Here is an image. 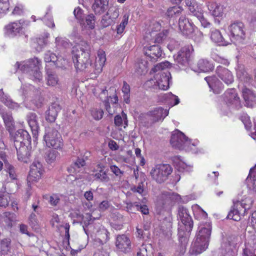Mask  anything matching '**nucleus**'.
<instances>
[{"mask_svg":"<svg viewBox=\"0 0 256 256\" xmlns=\"http://www.w3.org/2000/svg\"><path fill=\"white\" fill-rule=\"evenodd\" d=\"M90 46L85 41H82L72 48V59L77 70L83 71L92 66L90 60Z\"/></svg>","mask_w":256,"mask_h":256,"instance_id":"f257e3e1","label":"nucleus"},{"mask_svg":"<svg viewBox=\"0 0 256 256\" xmlns=\"http://www.w3.org/2000/svg\"><path fill=\"white\" fill-rule=\"evenodd\" d=\"M211 231L212 226L209 222L199 226L198 232L191 246L190 252L192 254H200L208 248Z\"/></svg>","mask_w":256,"mask_h":256,"instance_id":"f03ea898","label":"nucleus"},{"mask_svg":"<svg viewBox=\"0 0 256 256\" xmlns=\"http://www.w3.org/2000/svg\"><path fill=\"white\" fill-rule=\"evenodd\" d=\"M178 216L181 224L178 229L179 241L185 248L188 242V236L192 230L193 228V221L190 216L188 210L183 206H180L178 208Z\"/></svg>","mask_w":256,"mask_h":256,"instance_id":"7ed1b4c3","label":"nucleus"},{"mask_svg":"<svg viewBox=\"0 0 256 256\" xmlns=\"http://www.w3.org/2000/svg\"><path fill=\"white\" fill-rule=\"evenodd\" d=\"M16 66L33 80L40 82L42 80V74L40 70L41 60L38 58H30L22 64L17 62Z\"/></svg>","mask_w":256,"mask_h":256,"instance_id":"20e7f679","label":"nucleus"},{"mask_svg":"<svg viewBox=\"0 0 256 256\" xmlns=\"http://www.w3.org/2000/svg\"><path fill=\"white\" fill-rule=\"evenodd\" d=\"M172 169L168 164H156L150 172L152 180L158 184L164 182L172 174Z\"/></svg>","mask_w":256,"mask_h":256,"instance_id":"39448f33","label":"nucleus"},{"mask_svg":"<svg viewBox=\"0 0 256 256\" xmlns=\"http://www.w3.org/2000/svg\"><path fill=\"white\" fill-rule=\"evenodd\" d=\"M46 146L54 149L60 148L63 144L62 140L58 131L52 127H48L44 136Z\"/></svg>","mask_w":256,"mask_h":256,"instance_id":"423d86ee","label":"nucleus"},{"mask_svg":"<svg viewBox=\"0 0 256 256\" xmlns=\"http://www.w3.org/2000/svg\"><path fill=\"white\" fill-rule=\"evenodd\" d=\"M170 142L173 147L179 150H190L191 146H194L182 132L178 130L172 134Z\"/></svg>","mask_w":256,"mask_h":256,"instance_id":"0eeeda50","label":"nucleus"},{"mask_svg":"<svg viewBox=\"0 0 256 256\" xmlns=\"http://www.w3.org/2000/svg\"><path fill=\"white\" fill-rule=\"evenodd\" d=\"M231 41L236 43L242 42L245 38V28L243 23L236 22L228 26Z\"/></svg>","mask_w":256,"mask_h":256,"instance_id":"6e6552de","label":"nucleus"},{"mask_svg":"<svg viewBox=\"0 0 256 256\" xmlns=\"http://www.w3.org/2000/svg\"><path fill=\"white\" fill-rule=\"evenodd\" d=\"M192 50L191 46H185L174 56V62L180 68L186 67L188 65Z\"/></svg>","mask_w":256,"mask_h":256,"instance_id":"1a4fd4ad","label":"nucleus"},{"mask_svg":"<svg viewBox=\"0 0 256 256\" xmlns=\"http://www.w3.org/2000/svg\"><path fill=\"white\" fill-rule=\"evenodd\" d=\"M30 21L23 20L10 23L4 28L6 32L10 36H14L18 34H22L24 32V28L30 26Z\"/></svg>","mask_w":256,"mask_h":256,"instance_id":"9d476101","label":"nucleus"},{"mask_svg":"<svg viewBox=\"0 0 256 256\" xmlns=\"http://www.w3.org/2000/svg\"><path fill=\"white\" fill-rule=\"evenodd\" d=\"M10 136L14 140L16 148L22 145L30 144L31 142L30 135L27 131L24 130H18L15 132H13Z\"/></svg>","mask_w":256,"mask_h":256,"instance_id":"9b49d317","label":"nucleus"},{"mask_svg":"<svg viewBox=\"0 0 256 256\" xmlns=\"http://www.w3.org/2000/svg\"><path fill=\"white\" fill-rule=\"evenodd\" d=\"M42 164L39 161H34L30 166L29 175L28 177V182H38L42 177L44 172Z\"/></svg>","mask_w":256,"mask_h":256,"instance_id":"f8f14e48","label":"nucleus"},{"mask_svg":"<svg viewBox=\"0 0 256 256\" xmlns=\"http://www.w3.org/2000/svg\"><path fill=\"white\" fill-rule=\"evenodd\" d=\"M194 25L185 15H182L178 20V29L181 33L189 36L194 32Z\"/></svg>","mask_w":256,"mask_h":256,"instance_id":"ddd939ff","label":"nucleus"},{"mask_svg":"<svg viewBox=\"0 0 256 256\" xmlns=\"http://www.w3.org/2000/svg\"><path fill=\"white\" fill-rule=\"evenodd\" d=\"M0 115L2 118L5 127L10 134L14 132L16 129V122L12 116V113L4 110L0 111Z\"/></svg>","mask_w":256,"mask_h":256,"instance_id":"4468645a","label":"nucleus"},{"mask_svg":"<svg viewBox=\"0 0 256 256\" xmlns=\"http://www.w3.org/2000/svg\"><path fill=\"white\" fill-rule=\"evenodd\" d=\"M116 246L120 251L126 253L131 250V242L130 238L125 234L116 236Z\"/></svg>","mask_w":256,"mask_h":256,"instance_id":"2eb2a0df","label":"nucleus"},{"mask_svg":"<svg viewBox=\"0 0 256 256\" xmlns=\"http://www.w3.org/2000/svg\"><path fill=\"white\" fill-rule=\"evenodd\" d=\"M144 50L145 55L152 62H155L162 56V50L158 44L144 47Z\"/></svg>","mask_w":256,"mask_h":256,"instance_id":"dca6fc26","label":"nucleus"},{"mask_svg":"<svg viewBox=\"0 0 256 256\" xmlns=\"http://www.w3.org/2000/svg\"><path fill=\"white\" fill-rule=\"evenodd\" d=\"M216 73L226 84H229L233 82L234 76L232 72L227 68L219 66L216 68Z\"/></svg>","mask_w":256,"mask_h":256,"instance_id":"f3484780","label":"nucleus"},{"mask_svg":"<svg viewBox=\"0 0 256 256\" xmlns=\"http://www.w3.org/2000/svg\"><path fill=\"white\" fill-rule=\"evenodd\" d=\"M26 120L32 134L35 136H36L40 130L38 116L34 112H30L26 115Z\"/></svg>","mask_w":256,"mask_h":256,"instance_id":"a211bd4d","label":"nucleus"},{"mask_svg":"<svg viewBox=\"0 0 256 256\" xmlns=\"http://www.w3.org/2000/svg\"><path fill=\"white\" fill-rule=\"evenodd\" d=\"M170 72L158 73L156 78L157 86L160 89L166 90L169 88L170 84Z\"/></svg>","mask_w":256,"mask_h":256,"instance_id":"6ab92c4d","label":"nucleus"},{"mask_svg":"<svg viewBox=\"0 0 256 256\" xmlns=\"http://www.w3.org/2000/svg\"><path fill=\"white\" fill-rule=\"evenodd\" d=\"M204 79L214 92L218 94L223 90L222 84L216 76H207Z\"/></svg>","mask_w":256,"mask_h":256,"instance_id":"aec40b11","label":"nucleus"},{"mask_svg":"<svg viewBox=\"0 0 256 256\" xmlns=\"http://www.w3.org/2000/svg\"><path fill=\"white\" fill-rule=\"evenodd\" d=\"M106 61L105 52L102 50H99L98 52V56L96 58L95 64L94 66V72L96 74L101 72L102 68Z\"/></svg>","mask_w":256,"mask_h":256,"instance_id":"412c9836","label":"nucleus"},{"mask_svg":"<svg viewBox=\"0 0 256 256\" xmlns=\"http://www.w3.org/2000/svg\"><path fill=\"white\" fill-rule=\"evenodd\" d=\"M246 246V248L244 249L242 256H256L254 252L250 249L252 248V249L256 250V230L250 236V238Z\"/></svg>","mask_w":256,"mask_h":256,"instance_id":"4be33fe9","label":"nucleus"},{"mask_svg":"<svg viewBox=\"0 0 256 256\" xmlns=\"http://www.w3.org/2000/svg\"><path fill=\"white\" fill-rule=\"evenodd\" d=\"M60 110L61 107L56 102L52 104L46 112V120L50 122H54Z\"/></svg>","mask_w":256,"mask_h":256,"instance_id":"5701e85b","label":"nucleus"},{"mask_svg":"<svg viewBox=\"0 0 256 256\" xmlns=\"http://www.w3.org/2000/svg\"><path fill=\"white\" fill-rule=\"evenodd\" d=\"M168 114V111L161 107L158 108L150 112V114L152 117V120L153 122H156L158 120H164Z\"/></svg>","mask_w":256,"mask_h":256,"instance_id":"b1692460","label":"nucleus"},{"mask_svg":"<svg viewBox=\"0 0 256 256\" xmlns=\"http://www.w3.org/2000/svg\"><path fill=\"white\" fill-rule=\"evenodd\" d=\"M108 4V0H94L92 10L96 14H101L106 10Z\"/></svg>","mask_w":256,"mask_h":256,"instance_id":"393cba45","label":"nucleus"},{"mask_svg":"<svg viewBox=\"0 0 256 256\" xmlns=\"http://www.w3.org/2000/svg\"><path fill=\"white\" fill-rule=\"evenodd\" d=\"M17 151L18 158L19 160L27 163L29 162L30 153L28 148L24 145L16 148Z\"/></svg>","mask_w":256,"mask_h":256,"instance_id":"a878e982","label":"nucleus"},{"mask_svg":"<svg viewBox=\"0 0 256 256\" xmlns=\"http://www.w3.org/2000/svg\"><path fill=\"white\" fill-rule=\"evenodd\" d=\"M235 200H233V206L230 210L228 212L227 218H228L233 220L235 221H238L240 220L241 216H244L246 212H244L241 208L235 207Z\"/></svg>","mask_w":256,"mask_h":256,"instance_id":"bb28decb","label":"nucleus"},{"mask_svg":"<svg viewBox=\"0 0 256 256\" xmlns=\"http://www.w3.org/2000/svg\"><path fill=\"white\" fill-rule=\"evenodd\" d=\"M208 8L214 16L220 17L223 15L224 7L220 4L214 2H208Z\"/></svg>","mask_w":256,"mask_h":256,"instance_id":"cd10ccee","label":"nucleus"},{"mask_svg":"<svg viewBox=\"0 0 256 256\" xmlns=\"http://www.w3.org/2000/svg\"><path fill=\"white\" fill-rule=\"evenodd\" d=\"M226 100L236 107L240 106V98L238 96L234 88L228 90L224 94Z\"/></svg>","mask_w":256,"mask_h":256,"instance_id":"c85d7f7f","label":"nucleus"},{"mask_svg":"<svg viewBox=\"0 0 256 256\" xmlns=\"http://www.w3.org/2000/svg\"><path fill=\"white\" fill-rule=\"evenodd\" d=\"M0 100L8 107L11 109H18L20 105L14 102L9 96L6 94L2 89L0 90Z\"/></svg>","mask_w":256,"mask_h":256,"instance_id":"c756f323","label":"nucleus"},{"mask_svg":"<svg viewBox=\"0 0 256 256\" xmlns=\"http://www.w3.org/2000/svg\"><path fill=\"white\" fill-rule=\"evenodd\" d=\"M0 100L8 107L11 109H18L20 105L14 102L9 96L6 94L2 89L0 90Z\"/></svg>","mask_w":256,"mask_h":256,"instance_id":"7c9ffc66","label":"nucleus"},{"mask_svg":"<svg viewBox=\"0 0 256 256\" xmlns=\"http://www.w3.org/2000/svg\"><path fill=\"white\" fill-rule=\"evenodd\" d=\"M0 158L4 162V170L8 174L10 180H16V174L14 166L8 162L5 155L2 154H0Z\"/></svg>","mask_w":256,"mask_h":256,"instance_id":"2f4dec72","label":"nucleus"},{"mask_svg":"<svg viewBox=\"0 0 256 256\" xmlns=\"http://www.w3.org/2000/svg\"><path fill=\"white\" fill-rule=\"evenodd\" d=\"M210 38L214 42L218 43L220 45L226 46L228 44V42L225 40L221 32L218 30H211Z\"/></svg>","mask_w":256,"mask_h":256,"instance_id":"473e14b6","label":"nucleus"},{"mask_svg":"<svg viewBox=\"0 0 256 256\" xmlns=\"http://www.w3.org/2000/svg\"><path fill=\"white\" fill-rule=\"evenodd\" d=\"M235 202V207L241 208L244 212H246V210L250 208L253 203L252 200L250 197L245 198L240 201L236 200Z\"/></svg>","mask_w":256,"mask_h":256,"instance_id":"72a5a7b5","label":"nucleus"},{"mask_svg":"<svg viewBox=\"0 0 256 256\" xmlns=\"http://www.w3.org/2000/svg\"><path fill=\"white\" fill-rule=\"evenodd\" d=\"M242 96L248 106H252V102L256 100V96L250 89L244 88L242 90Z\"/></svg>","mask_w":256,"mask_h":256,"instance_id":"f704fd0d","label":"nucleus"},{"mask_svg":"<svg viewBox=\"0 0 256 256\" xmlns=\"http://www.w3.org/2000/svg\"><path fill=\"white\" fill-rule=\"evenodd\" d=\"M106 96V100L108 101V99H111L112 102L116 104L118 102V97L116 94V89L114 87H110L108 90H102L101 94Z\"/></svg>","mask_w":256,"mask_h":256,"instance_id":"c9c22d12","label":"nucleus"},{"mask_svg":"<svg viewBox=\"0 0 256 256\" xmlns=\"http://www.w3.org/2000/svg\"><path fill=\"white\" fill-rule=\"evenodd\" d=\"M47 84L50 86H55L58 84V78L56 72L54 71L46 69Z\"/></svg>","mask_w":256,"mask_h":256,"instance_id":"e433bc0d","label":"nucleus"},{"mask_svg":"<svg viewBox=\"0 0 256 256\" xmlns=\"http://www.w3.org/2000/svg\"><path fill=\"white\" fill-rule=\"evenodd\" d=\"M198 70L203 72H208L214 69V66L208 60L201 59L198 60L197 64Z\"/></svg>","mask_w":256,"mask_h":256,"instance_id":"4c0bfd02","label":"nucleus"},{"mask_svg":"<svg viewBox=\"0 0 256 256\" xmlns=\"http://www.w3.org/2000/svg\"><path fill=\"white\" fill-rule=\"evenodd\" d=\"M254 168L255 166L250 168L249 174L246 179V182L249 189L254 190L256 192V178H254L256 174H253Z\"/></svg>","mask_w":256,"mask_h":256,"instance_id":"58836bf2","label":"nucleus"},{"mask_svg":"<svg viewBox=\"0 0 256 256\" xmlns=\"http://www.w3.org/2000/svg\"><path fill=\"white\" fill-rule=\"evenodd\" d=\"M135 68L138 74H144L148 71V61L146 60L141 59L136 64Z\"/></svg>","mask_w":256,"mask_h":256,"instance_id":"ea45409f","label":"nucleus"},{"mask_svg":"<svg viewBox=\"0 0 256 256\" xmlns=\"http://www.w3.org/2000/svg\"><path fill=\"white\" fill-rule=\"evenodd\" d=\"M108 232L104 228H102L98 231L96 234V241L100 244H105L108 240Z\"/></svg>","mask_w":256,"mask_h":256,"instance_id":"a19ab883","label":"nucleus"},{"mask_svg":"<svg viewBox=\"0 0 256 256\" xmlns=\"http://www.w3.org/2000/svg\"><path fill=\"white\" fill-rule=\"evenodd\" d=\"M194 214L196 218L198 220L206 219L207 214L199 206L196 204L192 207Z\"/></svg>","mask_w":256,"mask_h":256,"instance_id":"79ce46f5","label":"nucleus"},{"mask_svg":"<svg viewBox=\"0 0 256 256\" xmlns=\"http://www.w3.org/2000/svg\"><path fill=\"white\" fill-rule=\"evenodd\" d=\"M183 8L180 6H174L168 8L166 12V15L169 18H176L180 15Z\"/></svg>","mask_w":256,"mask_h":256,"instance_id":"37998d69","label":"nucleus"},{"mask_svg":"<svg viewBox=\"0 0 256 256\" xmlns=\"http://www.w3.org/2000/svg\"><path fill=\"white\" fill-rule=\"evenodd\" d=\"M59 157V154L58 151L54 150H50L46 154V162L50 164L54 163Z\"/></svg>","mask_w":256,"mask_h":256,"instance_id":"c03bdc74","label":"nucleus"},{"mask_svg":"<svg viewBox=\"0 0 256 256\" xmlns=\"http://www.w3.org/2000/svg\"><path fill=\"white\" fill-rule=\"evenodd\" d=\"M92 176L96 180L102 182H107L110 180V178L106 172L102 169L98 172L94 174Z\"/></svg>","mask_w":256,"mask_h":256,"instance_id":"a18cd8bd","label":"nucleus"},{"mask_svg":"<svg viewBox=\"0 0 256 256\" xmlns=\"http://www.w3.org/2000/svg\"><path fill=\"white\" fill-rule=\"evenodd\" d=\"M237 76L240 80L244 82H250L252 80V76L244 69L238 70L237 72Z\"/></svg>","mask_w":256,"mask_h":256,"instance_id":"49530a36","label":"nucleus"},{"mask_svg":"<svg viewBox=\"0 0 256 256\" xmlns=\"http://www.w3.org/2000/svg\"><path fill=\"white\" fill-rule=\"evenodd\" d=\"M10 200V195L6 192H0V206L6 208Z\"/></svg>","mask_w":256,"mask_h":256,"instance_id":"de8ad7c7","label":"nucleus"},{"mask_svg":"<svg viewBox=\"0 0 256 256\" xmlns=\"http://www.w3.org/2000/svg\"><path fill=\"white\" fill-rule=\"evenodd\" d=\"M129 16L128 14H126L122 17V22L116 28V32L118 34H122L128 24Z\"/></svg>","mask_w":256,"mask_h":256,"instance_id":"09e8293b","label":"nucleus"},{"mask_svg":"<svg viewBox=\"0 0 256 256\" xmlns=\"http://www.w3.org/2000/svg\"><path fill=\"white\" fill-rule=\"evenodd\" d=\"M4 222L8 224L9 226H12V222L15 220L16 215L14 213L9 212H5L3 214Z\"/></svg>","mask_w":256,"mask_h":256,"instance_id":"8fccbe9b","label":"nucleus"},{"mask_svg":"<svg viewBox=\"0 0 256 256\" xmlns=\"http://www.w3.org/2000/svg\"><path fill=\"white\" fill-rule=\"evenodd\" d=\"M54 64L57 68H66L68 65V62L66 59L60 56H57V60H56V62H54Z\"/></svg>","mask_w":256,"mask_h":256,"instance_id":"3c124183","label":"nucleus"},{"mask_svg":"<svg viewBox=\"0 0 256 256\" xmlns=\"http://www.w3.org/2000/svg\"><path fill=\"white\" fill-rule=\"evenodd\" d=\"M85 160L83 158H78L76 161L71 166L70 168L74 169V172H79L78 168L85 166Z\"/></svg>","mask_w":256,"mask_h":256,"instance_id":"603ef678","label":"nucleus"},{"mask_svg":"<svg viewBox=\"0 0 256 256\" xmlns=\"http://www.w3.org/2000/svg\"><path fill=\"white\" fill-rule=\"evenodd\" d=\"M90 112L92 116L96 120H100L103 116L104 111L101 108H93Z\"/></svg>","mask_w":256,"mask_h":256,"instance_id":"864d4df0","label":"nucleus"},{"mask_svg":"<svg viewBox=\"0 0 256 256\" xmlns=\"http://www.w3.org/2000/svg\"><path fill=\"white\" fill-rule=\"evenodd\" d=\"M9 0H0V14H6L9 10Z\"/></svg>","mask_w":256,"mask_h":256,"instance_id":"5fc2aeb1","label":"nucleus"},{"mask_svg":"<svg viewBox=\"0 0 256 256\" xmlns=\"http://www.w3.org/2000/svg\"><path fill=\"white\" fill-rule=\"evenodd\" d=\"M44 60L46 62H52L54 63L57 60V56L55 54L48 50L44 54Z\"/></svg>","mask_w":256,"mask_h":256,"instance_id":"6e6d98bb","label":"nucleus"},{"mask_svg":"<svg viewBox=\"0 0 256 256\" xmlns=\"http://www.w3.org/2000/svg\"><path fill=\"white\" fill-rule=\"evenodd\" d=\"M164 194L174 202H179L181 200L180 196L178 194L172 192H166Z\"/></svg>","mask_w":256,"mask_h":256,"instance_id":"4d7b16f0","label":"nucleus"},{"mask_svg":"<svg viewBox=\"0 0 256 256\" xmlns=\"http://www.w3.org/2000/svg\"><path fill=\"white\" fill-rule=\"evenodd\" d=\"M56 43L58 46H62L66 48L70 46L68 39L61 37H58L56 38Z\"/></svg>","mask_w":256,"mask_h":256,"instance_id":"13d9d810","label":"nucleus"},{"mask_svg":"<svg viewBox=\"0 0 256 256\" xmlns=\"http://www.w3.org/2000/svg\"><path fill=\"white\" fill-rule=\"evenodd\" d=\"M45 24L49 27L54 28L55 25L51 15L48 13H46L44 18H42Z\"/></svg>","mask_w":256,"mask_h":256,"instance_id":"bf43d9fd","label":"nucleus"},{"mask_svg":"<svg viewBox=\"0 0 256 256\" xmlns=\"http://www.w3.org/2000/svg\"><path fill=\"white\" fill-rule=\"evenodd\" d=\"M168 30H164L162 32L158 33L156 35L154 40L155 42H161L168 35Z\"/></svg>","mask_w":256,"mask_h":256,"instance_id":"052dcab7","label":"nucleus"},{"mask_svg":"<svg viewBox=\"0 0 256 256\" xmlns=\"http://www.w3.org/2000/svg\"><path fill=\"white\" fill-rule=\"evenodd\" d=\"M172 65L168 61H165L162 62H160L158 64H156L152 69L154 72H157L158 70H164L166 68L170 67Z\"/></svg>","mask_w":256,"mask_h":256,"instance_id":"680f3d73","label":"nucleus"},{"mask_svg":"<svg viewBox=\"0 0 256 256\" xmlns=\"http://www.w3.org/2000/svg\"><path fill=\"white\" fill-rule=\"evenodd\" d=\"M86 22L89 28L92 29L94 28L95 18L93 14L88 15L86 18Z\"/></svg>","mask_w":256,"mask_h":256,"instance_id":"e2e57ef3","label":"nucleus"},{"mask_svg":"<svg viewBox=\"0 0 256 256\" xmlns=\"http://www.w3.org/2000/svg\"><path fill=\"white\" fill-rule=\"evenodd\" d=\"M166 98H168L170 100V104L172 106L176 105L180 102V100L178 96L172 94V93H168L167 94L166 96Z\"/></svg>","mask_w":256,"mask_h":256,"instance_id":"0e129e2a","label":"nucleus"},{"mask_svg":"<svg viewBox=\"0 0 256 256\" xmlns=\"http://www.w3.org/2000/svg\"><path fill=\"white\" fill-rule=\"evenodd\" d=\"M113 21L114 20L110 18L109 15L106 14L102 16L101 23L104 27L106 28L110 25Z\"/></svg>","mask_w":256,"mask_h":256,"instance_id":"69168bd1","label":"nucleus"},{"mask_svg":"<svg viewBox=\"0 0 256 256\" xmlns=\"http://www.w3.org/2000/svg\"><path fill=\"white\" fill-rule=\"evenodd\" d=\"M110 170L117 176L120 178L124 174V171L121 170L117 166L112 165L110 166Z\"/></svg>","mask_w":256,"mask_h":256,"instance_id":"338daca9","label":"nucleus"},{"mask_svg":"<svg viewBox=\"0 0 256 256\" xmlns=\"http://www.w3.org/2000/svg\"><path fill=\"white\" fill-rule=\"evenodd\" d=\"M107 14L109 15L110 18L114 20H116L119 16L118 10L116 8H112L109 10Z\"/></svg>","mask_w":256,"mask_h":256,"instance_id":"774afa93","label":"nucleus"}]
</instances>
